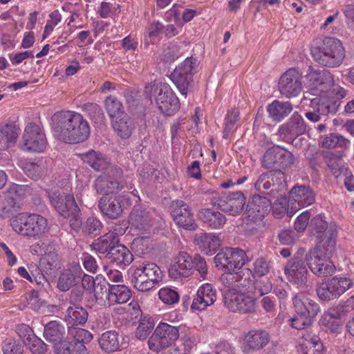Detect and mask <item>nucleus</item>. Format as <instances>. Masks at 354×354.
<instances>
[{"label": "nucleus", "mask_w": 354, "mask_h": 354, "mask_svg": "<svg viewBox=\"0 0 354 354\" xmlns=\"http://www.w3.org/2000/svg\"><path fill=\"white\" fill-rule=\"evenodd\" d=\"M52 131L54 138L66 144L84 142L90 136L88 121L80 113L62 111L53 116Z\"/></svg>", "instance_id": "obj_1"}, {"label": "nucleus", "mask_w": 354, "mask_h": 354, "mask_svg": "<svg viewBox=\"0 0 354 354\" xmlns=\"http://www.w3.org/2000/svg\"><path fill=\"white\" fill-rule=\"evenodd\" d=\"M224 302L225 306L233 312L250 313L255 308V298L253 295L255 288L249 279H241L235 283L225 284Z\"/></svg>", "instance_id": "obj_2"}, {"label": "nucleus", "mask_w": 354, "mask_h": 354, "mask_svg": "<svg viewBox=\"0 0 354 354\" xmlns=\"http://www.w3.org/2000/svg\"><path fill=\"white\" fill-rule=\"evenodd\" d=\"M336 241L329 238L324 242H319L306 255L307 264L313 274L319 277L332 274L335 266L330 257L335 250Z\"/></svg>", "instance_id": "obj_3"}, {"label": "nucleus", "mask_w": 354, "mask_h": 354, "mask_svg": "<svg viewBox=\"0 0 354 354\" xmlns=\"http://www.w3.org/2000/svg\"><path fill=\"white\" fill-rule=\"evenodd\" d=\"M306 77L308 82V91L306 93L303 103L306 104V101L309 100L312 106H327L324 94L333 85L331 74L325 70L309 67Z\"/></svg>", "instance_id": "obj_4"}, {"label": "nucleus", "mask_w": 354, "mask_h": 354, "mask_svg": "<svg viewBox=\"0 0 354 354\" xmlns=\"http://www.w3.org/2000/svg\"><path fill=\"white\" fill-rule=\"evenodd\" d=\"M292 301L295 315L288 320L289 324L297 330L310 326L320 313L319 305L305 292L296 294Z\"/></svg>", "instance_id": "obj_5"}, {"label": "nucleus", "mask_w": 354, "mask_h": 354, "mask_svg": "<svg viewBox=\"0 0 354 354\" xmlns=\"http://www.w3.org/2000/svg\"><path fill=\"white\" fill-rule=\"evenodd\" d=\"M311 53L317 63L329 68L339 66L346 57V49L342 42L332 37L324 38L319 46L311 49Z\"/></svg>", "instance_id": "obj_6"}, {"label": "nucleus", "mask_w": 354, "mask_h": 354, "mask_svg": "<svg viewBox=\"0 0 354 354\" xmlns=\"http://www.w3.org/2000/svg\"><path fill=\"white\" fill-rule=\"evenodd\" d=\"M10 225L16 233L24 236H37L48 230L47 219L37 214H18L12 217Z\"/></svg>", "instance_id": "obj_7"}, {"label": "nucleus", "mask_w": 354, "mask_h": 354, "mask_svg": "<svg viewBox=\"0 0 354 354\" xmlns=\"http://www.w3.org/2000/svg\"><path fill=\"white\" fill-rule=\"evenodd\" d=\"M246 259L245 252L238 248H226L216 255V266L230 272L221 276V279L224 284L231 283L230 281L232 282L234 280L238 281L239 275L234 272L236 269H240L244 266Z\"/></svg>", "instance_id": "obj_8"}, {"label": "nucleus", "mask_w": 354, "mask_h": 354, "mask_svg": "<svg viewBox=\"0 0 354 354\" xmlns=\"http://www.w3.org/2000/svg\"><path fill=\"white\" fill-rule=\"evenodd\" d=\"M146 93L154 97L159 109L165 115H174L180 109L178 98L166 83L151 84L146 86Z\"/></svg>", "instance_id": "obj_9"}, {"label": "nucleus", "mask_w": 354, "mask_h": 354, "mask_svg": "<svg viewBox=\"0 0 354 354\" xmlns=\"http://www.w3.org/2000/svg\"><path fill=\"white\" fill-rule=\"evenodd\" d=\"M179 338V329L165 322H160L149 338L150 350L159 352L173 345Z\"/></svg>", "instance_id": "obj_10"}, {"label": "nucleus", "mask_w": 354, "mask_h": 354, "mask_svg": "<svg viewBox=\"0 0 354 354\" xmlns=\"http://www.w3.org/2000/svg\"><path fill=\"white\" fill-rule=\"evenodd\" d=\"M47 145L44 129L35 123L27 124L22 136L21 149L26 151L41 153L44 151Z\"/></svg>", "instance_id": "obj_11"}, {"label": "nucleus", "mask_w": 354, "mask_h": 354, "mask_svg": "<svg viewBox=\"0 0 354 354\" xmlns=\"http://www.w3.org/2000/svg\"><path fill=\"white\" fill-rule=\"evenodd\" d=\"M197 66L196 59L187 58L171 75V81L185 97L187 95L192 82V76L196 72Z\"/></svg>", "instance_id": "obj_12"}, {"label": "nucleus", "mask_w": 354, "mask_h": 354, "mask_svg": "<svg viewBox=\"0 0 354 354\" xmlns=\"http://www.w3.org/2000/svg\"><path fill=\"white\" fill-rule=\"evenodd\" d=\"M168 274L172 280L179 281L191 277L193 274L192 257L187 252H179L171 260Z\"/></svg>", "instance_id": "obj_13"}, {"label": "nucleus", "mask_w": 354, "mask_h": 354, "mask_svg": "<svg viewBox=\"0 0 354 354\" xmlns=\"http://www.w3.org/2000/svg\"><path fill=\"white\" fill-rule=\"evenodd\" d=\"M302 75L296 68H290L280 77L278 89L286 97L290 98L297 96L302 90Z\"/></svg>", "instance_id": "obj_14"}, {"label": "nucleus", "mask_w": 354, "mask_h": 354, "mask_svg": "<svg viewBox=\"0 0 354 354\" xmlns=\"http://www.w3.org/2000/svg\"><path fill=\"white\" fill-rule=\"evenodd\" d=\"M48 196L53 206L63 217L75 216L80 212L75 198L70 193L57 189L49 192Z\"/></svg>", "instance_id": "obj_15"}, {"label": "nucleus", "mask_w": 354, "mask_h": 354, "mask_svg": "<svg viewBox=\"0 0 354 354\" xmlns=\"http://www.w3.org/2000/svg\"><path fill=\"white\" fill-rule=\"evenodd\" d=\"M122 170L120 168L111 167L108 174L100 176L95 180V187L100 194L109 196L121 190L124 186L119 181L122 176Z\"/></svg>", "instance_id": "obj_16"}, {"label": "nucleus", "mask_w": 354, "mask_h": 354, "mask_svg": "<svg viewBox=\"0 0 354 354\" xmlns=\"http://www.w3.org/2000/svg\"><path fill=\"white\" fill-rule=\"evenodd\" d=\"M171 216L176 224L184 230L194 231L198 227L189 207L183 201L173 203Z\"/></svg>", "instance_id": "obj_17"}, {"label": "nucleus", "mask_w": 354, "mask_h": 354, "mask_svg": "<svg viewBox=\"0 0 354 354\" xmlns=\"http://www.w3.org/2000/svg\"><path fill=\"white\" fill-rule=\"evenodd\" d=\"M270 341V335L265 330H252L243 337L241 348L245 353H250L263 348Z\"/></svg>", "instance_id": "obj_18"}, {"label": "nucleus", "mask_w": 354, "mask_h": 354, "mask_svg": "<svg viewBox=\"0 0 354 354\" xmlns=\"http://www.w3.org/2000/svg\"><path fill=\"white\" fill-rule=\"evenodd\" d=\"M314 202L315 195L309 187L296 186L290 192L289 205L291 214H295L298 210Z\"/></svg>", "instance_id": "obj_19"}, {"label": "nucleus", "mask_w": 354, "mask_h": 354, "mask_svg": "<svg viewBox=\"0 0 354 354\" xmlns=\"http://www.w3.org/2000/svg\"><path fill=\"white\" fill-rule=\"evenodd\" d=\"M217 294L216 289L211 283L201 285L193 299L191 308L192 310L202 311L216 301Z\"/></svg>", "instance_id": "obj_20"}, {"label": "nucleus", "mask_w": 354, "mask_h": 354, "mask_svg": "<svg viewBox=\"0 0 354 354\" xmlns=\"http://www.w3.org/2000/svg\"><path fill=\"white\" fill-rule=\"evenodd\" d=\"M245 203L244 194L241 192H236L221 196L218 201V205L222 211L236 216L242 212Z\"/></svg>", "instance_id": "obj_21"}, {"label": "nucleus", "mask_w": 354, "mask_h": 354, "mask_svg": "<svg viewBox=\"0 0 354 354\" xmlns=\"http://www.w3.org/2000/svg\"><path fill=\"white\" fill-rule=\"evenodd\" d=\"M284 272L288 281L297 287H304L306 284L308 271L301 259L294 258L289 261Z\"/></svg>", "instance_id": "obj_22"}, {"label": "nucleus", "mask_w": 354, "mask_h": 354, "mask_svg": "<svg viewBox=\"0 0 354 354\" xmlns=\"http://www.w3.org/2000/svg\"><path fill=\"white\" fill-rule=\"evenodd\" d=\"M99 208L103 215L109 218H117L122 212L120 197L117 196H104L99 201Z\"/></svg>", "instance_id": "obj_23"}, {"label": "nucleus", "mask_w": 354, "mask_h": 354, "mask_svg": "<svg viewBox=\"0 0 354 354\" xmlns=\"http://www.w3.org/2000/svg\"><path fill=\"white\" fill-rule=\"evenodd\" d=\"M297 350L301 354H324V346L318 337L306 335L298 339Z\"/></svg>", "instance_id": "obj_24"}, {"label": "nucleus", "mask_w": 354, "mask_h": 354, "mask_svg": "<svg viewBox=\"0 0 354 354\" xmlns=\"http://www.w3.org/2000/svg\"><path fill=\"white\" fill-rule=\"evenodd\" d=\"M196 244L201 250L207 255H212L216 252L221 245V240L213 233H199L194 238Z\"/></svg>", "instance_id": "obj_25"}, {"label": "nucleus", "mask_w": 354, "mask_h": 354, "mask_svg": "<svg viewBox=\"0 0 354 354\" xmlns=\"http://www.w3.org/2000/svg\"><path fill=\"white\" fill-rule=\"evenodd\" d=\"M311 225L317 233H323V236L319 242H324L329 238L335 240L337 227L334 223H328L325 220V216L319 214L315 216L311 221Z\"/></svg>", "instance_id": "obj_26"}, {"label": "nucleus", "mask_w": 354, "mask_h": 354, "mask_svg": "<svg viewBox=\"0 0 354 354\" xmlns=\"http://www.w3.org/2000/svg\"><path fill=\"white\" fill-rule=\"evenodd\" d=\"M116 230L114 231H110L104 236L98 238L93 244L92 248L97 252L104 254L110 252L112 248H115L120 242L119 236L123 234L120 232L119 234L117 233Z\"/></svg>", "instance_id": "obj_27"}, {"label": "nucleus", "mask_w": 354, "mask_h": 354, "mask_svg": "<svg viewBox=\"0 0 354 354\" xmlns=\"http://www.w3.org/2000/svg\"><path fill=\"white\" fill-rule=\"evenodd\" d=\"M105 293L110 304H124L129 300L131 296V290L124 285H112L109 288V292Z\"/></svg>", "instance_id": "obj_28"}, {"label": "nucleus", "mask_w": 354, "mask_h": 354, "mask_svg": "<svg viewBox=\"0 0 354 354\" xmlns=\"http://www.w3.org/2000/svg\"><path fill=\"white\" fill-rule=\"evenodd\" d=\"M306 129V127L304 119L299 114L295 113L291 116L288 124L286 127H281L279 131L280 136L289 133L293 137L304 133Z\"/></svg>", "instance_id": "obj_29"}, {"label": "nucleus", "mask_w": 354, "mask_h": 354, "mask_svg": "<svg viewBox=\"0 0 354 354\" xmlns=\"http://www.w3.org/2000/svg\"><path fill=\"white\" fill-rule=\"evenodd\" d=\"M111 261L118 266H127L133 261V254L129 250L122 244H118L107 254Z\"/></svg>", "instance_id": "obj_30"}, {"label": "nucleus", "mask_w": 354, "mask_h": 354, "mask_svg": "<svg viewBox=\"0 0 354 354\" xmlns=\"http://www.w3.org/2000/svg\"><path fill=\"white\" fill-rule=\"evenodd\" d=\"M267 110L273 120L280 122L292 111V106L288 102L274 100L268 106Z\"/></svg>", "instance_id": "obj_31"}, {"label": "nucleus", "mask_w": 354, "mask_h": 354, "mask_svg": "<svg viewBox=\"0 0 354 354\" xmlns=\"http://www.w3.org/2000/svg\"><path fill=\"white\" fill-rule=\"evenodd\" d=\"M65 334V328L63 325L56 321H52L48 323L44 330V337L49 342H52L55 346L62 340Z\"/></svg>", "instance_id": "obj_32"}, {"label": "nucleus", "mask_w": 354, "mask_h": 354, "mask_svg": "<svg viewBox=\"0 0 354 354\" xmlns=\"http://www.w3.org/2000/svg\"><path fill=\"white\" fill-rule=\"evenodd\" d=\"M111 122L114 131L122 139L129 138L134 129L133 122L127 114Z\"/></svg>", "instance_id": "obj_33"}, {"label": "nucleus", "mask_w": 354, "mask_h": 354, "mask_svg": "<svg viewBox=\"0 0 354 354\" xmlns=\"http://www.w3.org/2000/svg\"><path fill=\"white\" fill-rule=\"evenodd\" d=\"M132 273L160 280L162 278V272L159 266L149 261L135 266L132 269Z\"/></svg>", "instance_id": "obj_34"}, {"label": "nucleus", "mask_w": 354, "mask_h": 354, "mask_svg": "<svg viewBox=\"0 0 354 354\" xmlns=\"http://www.w3.org/2000/svg\"><path fill=\"white\" fill-rule=\"evenodd\" d=\"M350 143L348 139L339 133H330L320 138L319 145L322 148L334 149L337 147L347 148Z\"/></svg>", "instance_id": "obj_35"}, {"label": "nucleus", "mask_w": 354, "mask_h": 354, "mask_svg": "<svg viewBox=\"0 0 354 354\" xmlns=\"http://www.w3.org/2000/svg\"><path fill=\"white\" fill-rule=\"evenodd\" d=\"M100 348L107 353L117 351L120 347L118 334L114 330L103 333L99 338Z\"/></svg>", "instance_id": "obj_36"}, {"label": "nucleus", "mask_w": 354, "mask_h": 354, "mask_svg": "<svg viewBox=\"0 0 354 354\" xmlns=\"http://www.w3.org/2000/svg\"><path fill=\"white\" fill-rule=\"evenodd\" d=\"M88 319L87 312L82 307L70 306L66 312L65 320L68 326L84 324Z\"/></svg>", "instance_id": "obj_37"}, {"label": "nucleus", "mask_w": 354, "mask_h": 354, "mask_svg": "<svg viewBox=\"0 0 354 354\" xmlns=\"http://www.w3.org/2000/svg\"><path fill=\"white\" fill-rule=\"evenodd\" d=\"M352 309H354V297H350L344 303H340L329 308L324 314V322L328 318L339 319Z\"/></svg>", "instance_id": "obj_38"}, {"label": "nucleus", "mask_w": 354, "mask_h": 354, "mask_svg": "<svg viewBox=\"0 0 354 354\" xmlns=\"http://www.w3.org/2000/svg\"><path fill=\"white\" fill-rule=\"evenodd\" d=\"M199 216L213 229L222 227L226 221L225 216L223 214L209 209L201 210Z\"/></svg>", "instance_id": "obj_39"}, {"label": "nucleus", "mask_w": 354, "mask_h": 354, "mask_svg": "<svg viewBox=\"0 0 354 354\" xmlns=\"http://www.w3.org/2000/svg\"><path fill=\"white\" fill-rule=\"evenodd\" d=\"M82 160L95 170L108 168L109 162L105 156L95 151H90L82 155Z\"/></svg>", "instance_id": "obj_40"}, {"label": "nucleus", "mask_w": 354, "mask_h": 354, "mask_svg": "<svg viewBox=\"0 0 354 354\" xmlns=\"http://www.w3.org/2000/svg\"><path fill=\"white\" fill-rule=\"evenodd\" d=\"M54 348L56 354H88L86 346L77 345L74 343L61 340L55 344Z\"/></svg>", "instance_id": "obj_41"}, {"label": "nucleus", "mask_w": 354, "mask_h": 354, "mask_svg": "<svg viewBox=\"0 0 354 354\" xmlns=\"http://www.w3.org/2000/svg\"><path fill=\"white\" fill-rule=\"evenodd\" d=\"M104 106L111 121L126 115L122 103L114 96H109L104 101Z\"/></svg>", "instance_id": "obj_42"}, {"label": "nucleus", "mask_w": 354, "mask_h": 354, "mask_svg": "<svg viewBox=\"0 0 354 354\" xmlns=\"http://www.w3.org/2000/svg\"><path fill=\"white\" fill-rule=\"evenodd\" d=\"M160 279H152L151 277H142L132 273L131 282L133 286L138 291L146 292L153 289Z\"/></svg>", "instance_id": "obj_43"}, {"label": "nucleus", "mask_w": 354, "mask_h": 354, "mask_svg": "<svg viewBox=\"0 0 354 354\" xmlns=\"http://www.w3.org/2000/svg\"><path fill=\"white\" fill-rule=\"evenodd\" d=\"M68 335L73 338L74 344L77 345H84L88 344L93 339V335L88 330L75 327H68Z\"/></svg>", "instance_id": "obj_44"}, {"label": "nucleus", "mask_w": 354, "mask_h": 354, "mask_svg": "<svg viewBox=\"0 0 354 354\" xmlns=\"http://www.w3.org/2000/svg\"><path fill=\"white\" fill-rule=\"evenodd\" d=\"M19 132V128L15 124H6L0 129V142L5 143L9 147L15 143Z\"/></svg>", "instance_id": "obj_45"}, {"label": "nucleus", "mask_w": 354, "mask_h": 354, "mask_svg": "<svg viewBox=\"0 0 354 354\" xmlns=\"http://www.w3.org/2000/svg\"><path fill=\"white\" fill-rule=\"evenodd\" d=\"M154 326V322L151 317H143L139 321L138 326L135 331V336L138 339H145L151 333Z\"/></svg>", "instance_id": "obj_46"}, {"label": "nucleus", "mask_w": 354, "mask_h": 354, "mask_svg": "<svg viewBox=\"0 0 354 354\" xmlns=\"http://www.w3.org/2000/svg\"><path fill=\"white\" fill-rule=\"evenodd\" d=\"M158 296L159 299L166 305L177 304L180 299V295L177 289L169 286L161 288L158 290Z\"/></svg>", "instance_id": "obj_47"}, {"label": "nucleus", "mask_w": 354, "mask_h": 354, "mask_svg": "<svg viewBox=\"0 0 354 354\" xmlns=\"http://www.w3.org/2000/svg\"><path fill=\"white\" fill-rule=\"evenodd\" d=\"M330 280L337 298L342 295L353 284V281L348 277H334L330 279Z\"/></svg>", "instance_id": "obj_48"}, {"label": "nucleus", "mask_w": 354, "mask_h": 354, "mask_svg": "<svg viewBox=\"0 0 354 354\" xmlns=\"http://www.w3.org/2000/svg\"><path fill=\"white\" fill-rule=\"evenodd\" d=\"M316 292L320 300L330 301L337 299L330 279L319 283L317 287Z\"/></svg>", "instance_id": "obj_49"}, {"label": "nucleus", "mask_w": 354, "mask_h": 354, "mask_svg": "<svg viewBox=\"0 0 354 354\" xmlns=\"http://www.w3.org/2000/svg\"><path fill=\"white\" fill-rule=\"evenodd\" d=\"M282 147L276 146L268 149L263 157V165L266 168L270 169L278 167L277 158L283 155Z\"/></svg>", "instance_id": "obj_50"}, {"label": "nucleus", "mask_w": 354, "mask_h": 354, "mask_svg": "<svg viewBox=\"0 0 354 354\" xmlns=\"http://www.w3.org/2000/svg\"><path fill=\"white\" fill-rule=\"evenodd\" d=\"M290 205L289 199L286 197H281L276 200L272 205L273 214L277 218H281L287 213L289 216H292L295 214L290 213Z\"/></svg>", "instance_id": "obj_51"}, {"label": "nucleus", "mask_w": 354, "mask_h": 354, "mask_svg": "<svg viewBox=\"0 0 354 354\" xmlns=\"http://www.w3.org/2000/svg\"><path fill=\"white\" fill-rule=\"evenodd\" d=\"M120 12L119 4H111L109 2L102 1L97 8V13L102 18H108Z\"/></svg>", "instance_id": "obj_52"}, {"label": "nucleus", "mask_w": 354, "mask_h": 354, "mask_svg": "<svg viewBox=\"0 0 354 354\" xmlns=\"http://www.w3.org/2000/svg\"><path fill=\"white\" fill-rule=\"evenodd\" d=\"M3 354H23V347L14 338H7L2 344Z\"/></svg>", "instance_id": "obj_53"}, {"label": "nucleus", "mask_w": 354, "mask_h": 354, "mask_svg": "<svg viewBox=\"0 0 354 354\" xmlns=\"http://www.w3.org/2000/svg\"><path fill=\"white\" fill-rule=\"evenodd\" d=\"M26 345L33 354H44L47 351V345L35 335L32 337Z\"/></svg>", "instance_id": "obj_54"}, {"label": "nucleus", "mask_w": 354, "mask_h": 354, "mask_svg": "<svg viewBox=\"0 0 354 354\" xmlns=\"http://www.w3.org/2000/svg\"><path fill=\"white\" fill-rule=\"evenodd\" d=\"M239 118V112L238 110L233 109L227 113L225 117L224 127V136L225 138H227L230 133L233 130Z\"/></svg>", "instance_id": "obj_55"}, {"label": "nucleus", "mask_w": 354, "mask_h": 354, "mask_svg": "<svg viewBox=\"0 0 354 354\" xmlns=\"http://www.w3.org/2000/svg\"><path fill=\"white\" fill-rule=\"evenodd\" d=\"M75 281L74 274L69 270L62 273L59 277L57 286L62 291L68 290Z\"/></svg>", "instance_id": "obj_56"}, {"label": "nucleus", "mask_w": 354, "mask_h": 354, "mask_svg": "<svg viewBox=\"0 0 354 354\" xmlns=\"http://www.w3.org/2000/svg\"><path fill=\"white\" fill-rule=\"evenodd\" d=\"M331 167V171L333 175L337 178L342 172L344 171L345 178L344 181V186L347 191L352 192H354V178L351 171H348L346 169H342L341 171H337L335 168Z\"/></svg>", "instance_id": "obj_57"}, {"label": "nucleus", "mask_w": 354, "mask_h": 354, "mask_svg": "<svg viewBox=\"0 0 354 354\" xmlns=\"http://www.w3.org/2000/svg\"><path fill=\"white\" fill-rule=\"evenodd\" d=\"M193 269L195 268L200 277L203 279H205L207 274V268L206 261L200 255H195L192 259Z\"/></svg>", "instance_id": "obj_58"}, {"label": "nucleus", "mask_w": 354, "mask_h": 354, "mask_svg": "<svg viewBox=\"0 0 354 354\" xmlns=\"http://www.w3.org/2000/svg\"><path fill=\"white\" fill-rule=\"evenodd\" d=\"M254 203L257 206V210L261 216H263L270 209V202L266 197L256 196L254 198Z\"/></svg>", "instance_id": "obj_59"}, {"label": "nucleus", "mask_w": 354, "mask_h": 354, "mask_svg": "<svg viewBox=\"0 0 354 354\" xmlns=\"http://www.w3.org/2000/svg\"><path fill=\"white\" fill-rule=\"evenodd\" d=\"M310 217V213L306 210L301 213L296 218L295 222V228L298 232L304 231L307 227L309 219Z\"/></svg>", "instance_id": "obj_60"}, {"label": "nucleus", "mask_w": 354, "mask_h": 354, "mask_svg": "<svg viewBox=\"0 0 354 354\" xmlns=\"http://www.w3.org/2000/svg\"><path fill=\"white\" fill-rule=\"evenodd\" d=\"M298 236L290 230H283L279 234V241L283 245H292L296 242Z\"/></svg>", "instance_id": "obj_61"}, {"label": "nucleus", "mask_w": 354, "mask_h": 354, "mask_svg": "<svg viewBox=\"0 0 354 354\" xmlns=\"http://www.w3.org/2000/svg\"><path fill=\"white\" fill-rule=\"evenodd\" d=\"M281 152L283 155L277 158L278 167L281 168H286L290 166L294 162V156L292 153L285 148L282 147Z\"/></svg>", "instance_id": "obj_62"}, {"label": "nucleus", "mask_w": 354, "mask_h": 354, "mask_svg": "<svg viewBox=\"0 0 354 354\" xmlns=\"http://www.w3.org/2000/svg\"><path fill=\"white\" fill-rule=\"evenodd\" d=\"M269 272L268 263L262 259L256 260L254 263V277H262Z\"/></svg>", "instance_id": "obj_63"}, {"label": "nucleus", "mask_w": 354, "mask_h": 354, "mask_svg": "<svg viewBox=\"0 0 354 354\" xmlns=\"http://www.w3.org/2000/svg\"><path fill=\"white\" fill-rule=\"evenodd\" d=\"M17 333L26 344L35 335L32 329L26 324H21L17 328Z\"/></svg>", "instance_id": "obj_64"}]
</instances>
